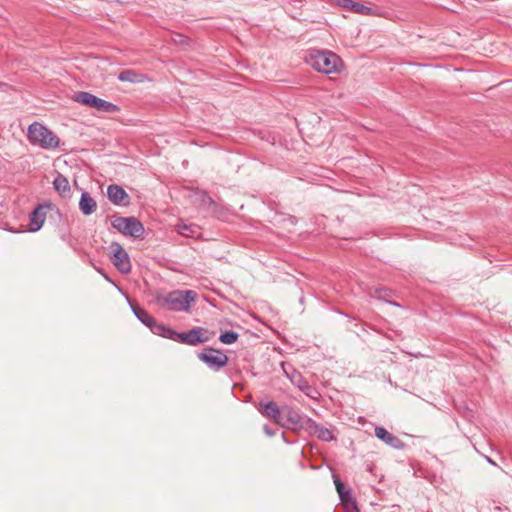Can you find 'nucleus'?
Here are the masks:
<instances>
[{
	"instance_id": "nucleus-28",
	"label": "nucleus",
	"mask_w": 512,
	"mask_h": 512,
	"mask_svg": "<svg viewBox=\"0 0 512 512\" xmlns=\"http://www.w3.org/2000/svg\"><path fill=\"white\" fill-rule=\"evenodd\" d=\"M263 430H264L265 434L269 437L275 435V431L272 428H270L268 425H264Z\"/></svg>"
},
{
	"instance_id": "nucleus-7",
	"label": "nucleus",
	"mask_w": 512,
	"mask_h": 512,
	"mask_svg": "<svg viewBox=\"0 0 512 512\" xmlns=\"http://www.w3.org/2000/svg\"><path fill=\"white\" fill-rule=\"evenodd\" d=\"M111 247L113 249V255L111 256V261H112L113 265L122 274L130 273L132 266H131V262H130L128 253L117 242H113Z\"/></svg>"
},
{
	"instance_id": "nucleus-26",
	"label": "nucleus",
	"mask_w": 512,
	"mask_h": 512,
	"mask_svg": "<svg viewBox=\"0 0 512 512\" xmlns=\"http://www.w3.org/2000/svg\"><path fill=\"white\" fill-rule=\"evenodd\" d=\"M167 326L165 325H162V324H157L155 321H154V324L150 327L151 331L156 334V335H159V336H163L164 334V331H165V328Z\"/></svg>"
},
{
	"instance_id": "nucleus-5",
	"label": "nucleus",
	"mask_w": 512,
	"mask_h": 512,
	"mask_svg": "<svg viewBox=\"0 0 512 512\" xmlns=\"http://www.w3.org/2000/svg\"><path fill=\"white\" fill-rule=\"evenodd\" d=\"M111 225L125 236L140 238L144 234L143 224L135 217H113Z\"/></svg>"
},
{
	"instance_id": "nucleus-24",
	"label": "nucleus",
	"mask_w": 512,
	"mask_h": 512,
	"mask_svg": "<svg viewBox=\"0 0 512 512\" xmlns=\"http://www.w3.org/2000/svg\"><path fill=\"white\" fill-rule=\"evenodd\" d=\"M334 484L336 486V490L338 492L339 498H343V492H348L350 490V489H346L345 485L336 476H334Z\"/></svg>"
},
{
	"instance_id": "nucleus-29",
	"label": "nucleus",
	"mask_w": 512,
	"mask_h": 512,
	"mask_svg": "<svg viewBox=\"0 0 512 512\" xmlns=\"http://www.w3.org/2000/svg\"><path fill=\"white\" fill-rule=\"evenodd\" d=\"M186 230H189V227H188V226H186V225H184V226L181 228V233H182L183 235H186V236H187V235H188V233H186V232H185Z\"/></svg>"
},
{
	"instance_id": "nucleus-4",
	"label": "nucleus",
	"mask_w": 512,
	"mask_h": 512,
	"mask_svg": "<svg viewBox=\"0 0 512 512\" xmlns=\"http://www.w3.org/2000/svg\"><path fill=\"white\" fill-rule=\"evenodd\" d=\"M72 99L77 103H80L89 108H93L99 112L116 113L120 110L117 105L86 91L76 92Z\"/></svg>"
},
{
	"instance_id": "nucleus-8",
	"label": "nucleus",
	"mask_w": 512,
	"mask_h": 512,
	"mask_svg": "<svg viewBox=\"0 0 512 512\" xmlns=\"http://www.w3.org/2000/svg\"><path fill=\"white\" fill-rule=\"evenodd\" d=\"M303 426L306 428L309 433L317 436L322 441H332L334 439L333 433L328 428L322 426L321 424L317 423L313 419L309 417H305V420L303 421Z\"/></svg>"
},
{
	"instance_id": "nucleus-23",
	"label": "nucleus",
	"mask_w": 512,
	"mask_h": 512,
	"mask_svg": "<svg viewBox=\"0 0 512 512\" xmlns=\"http://www.w3.org/2000/svg\"><path fill=\"white\" fill-rule=\"evenodd\" d=\"M334 484L336 486V490L338 492L339 498H343V492H348L350 490V489H346L345 485L336 476H334Z\"/></svg>"
},
{
	"instance_id": "nucleus-13",
	"label": "nucleus",
	"mask_w": 512,
	"mask_h": 512,
	"mask_svg": "<svg viewBox=\"0 0 512 512\" xmlns=\"http://www.w3.org/2000/svg\"><path fill=\"white\" fill-rule=\"evenodd\" d=\"M375 436L392 448L402 449L405 446L402 440H400L397 436H394L393 434L389 433L383 427L375 428Z\"/></svg>"
},
{
	"instance_id": "nucleus-27",
	"label": "nucleus",
	"mask_w": 512,
	"mask_h": 512,
	"mask_svg": "<svg viewBox=\"0 0 512 512\" xmlns=\"http://www.w3.org/2000/svg\"><path fill=\"white\" fill-rule=\"evenodd\" d=\"M177 335H178V332L171 329L170 327H166L162 337L173 340V341H177Z\"/></svg>"
},
{
	"instance_id": "nucleus-10",
	"label": "nucleus",
	"mask_w": 512,
	"mask_h": 512,
	"mask_svg": "<svg viewBox=\"0 0 512 512\" xmlns=\"http://www.w3.org/2000/svg\"><path fill=\"white\" fill-rule=\"evenodd\" d=\"M107 196L114 205L129 204V195L117 184H111L107 187Z\"/></svg>"
},
{
	"instance_id": "nucleus-9",
	"label": "nucleus",
	"mask_w": 512,
	"mask_h": 512,
	"mask_svg": "<svg viewBox=\"0 0 512 512\" xmlns=\"http://www.w3.org/2000/svg\"><path fill=\"white\" fill-rule=\"evenodd\" d=\"M202 334L203 329L201 327H195L187 332L178 333L176 342L195 346L208 340V337H204Z\"/></svg>"
},
{
	"instance_id": "nucleus-18",
	"label": "nucleus",
	"mask_w": 512,
	"mask_h": 512,
	"mask_svg": "<svg viewBox=\"0 0 512 512\" xmlns=\"http://www.w3.org/2000/svg\"><path fill=\"white\" fill-rule=\"evenodd\" d=\"M118 80L121 82L140 83L144 80V75L133 70H123L119 73Z\"/></svg>"
},
{
	"instance_id": "nucleus-11",
	"label": "nucleus",
	"mask_w": 512,
	"mask_h": 512,
	"mask_svg": "<svg viewBox=\"0 0 512 512\" xmlns=\"http://www.w3.org/2000/svg\"><path fill=\"white\" fill-rule=\"evenodd\" d=\"M258 410L263 416L271 418L275 423H281V411L274 401H261Z\"/></svg>"
},
{
	"instance_id": "nucleus-20",
	"label": "nucleus",
	"mask_w": 512,
	"mask_h": 512,
	"mask_svg": "<svg viewBox=\"0 0 512 512\" xmlns=\"http://www.w3.org/2000/svg\"><path fill=\"white\" fill-rule=\"evenodd\" d=\"M340 500L346 510L351 512H358L356 501L353 499L350 490L348 492H343V498H340Z\"/></svg>"
},
{
	"instance_id": "nucleus-6",
	"label": "nucleus",
	"mask_w": 512,
	"mask_h": 512,
	"mask_svg": "<svg viewBox=\"0 0 512 512\" xmlns=\"http://www.w3.org/2000/svg\"><path fill=\"white\" fill-rule=\"evenodd\" d=\"M197 356L213 371H219L228 363V356L225 353L211 347L204 348Z\"/></svg>"
},
{
	"instance_id": "nucleus-3",
	"label": "nucleus",
	"mask_w": 512,
	"mask_h": 512,
	"mask_svg": "<svg viewBox=\"0 0 512 512\" xmlns=\"http://www.w3.org/2000/svg\"><path fill=\"white\" fill-rule=\"evenodd\" d=\"M307 63L316 71L330 74L339 71L342 61L333 52L313 50L306 59Z\"/></svg>"
},
{
	"instance_id": "nucleus-30",
	"label": "nucleus",
	"mask_w": 512,
	"mask_h": 512,
	"mask_svg": "<svg viewBox=\"0 0 512 512\" xmlns=\"http://www.w3.org/2000/svg\"><path fill=\"white\" fill-rule=\"evenodd\" d=\"M486 460H487V462H488V463H490L491 465H494V466H496V465H497V464H496V463H495V462H494L490 457H488V456H486Z\"/></svg>"
},
{
	"instance_id": "nucleus-25",
	"label": "nucleus",
	"mask_w": 512,
	"mask_h": 512,
	"mask_svg": "<svg viewBox=\"0 0 512 512\" xmlns=\"http://www.w3.org/2000/svg\"><path fill=\"white\" fill-rule=\"evenodd\" d=\"M288 420L293 424H301L303 426V421L305 418H302L297 412H290Z\"/></svg>"
},
{
	"instance_id": "nucleus-19",
	"label": "nucleus",
	"mask_w": 512,
	"mask_h": 512,
	"mask_svg": "<svg viewBox=\"0 0 512 512\" xmlns=\"http://www.w3.org/2000/svg\"><path fill=\"white\" fill-rule=\"evenodd\" d=\"M291 382L298 387L301 391H303L306 395H310V391L312 390L311 386L308 382L302 377L301 374L294 372L290 376Z\"/></svg>"
},
{
	"instance_id": "nucleus-22",
	"label": "nucleus",
	"mask_w": 512,
	"mask_h": 512,
	"mask_svg": "<svg viewBox=\"0 0 512 512\" xmlns=\"http://www.w3.org/2000/svg\"><path fill=\"white\" fill-rule=\"evenodd\" d=\"M197 195L202 206H210L213 203L212 198L206 192H198Z\"/></svg>"
},
{
	"instance_id": "nucleus-16",
	"label": "nucleus",
	"mask_w": 512,
	"mask_h": 512,
	"mask_svg": "<svg viewBox=\"0 0 512 512\" xmlns=\"http://www.w3.org/2000/svg\"><path fill=\"white\" fill-rule=\"evenodd\" d=\"M54 189L63 197H65L70 192V184L68 179L58 173L53 181Z\"/></svg>"
},
{
	"instance_id": "nucleus-12",
	"label": "nucleus",
	"mask_w": 512,
	"mask_h": 512,
	"mask_svg": "<svg viewBox=\"0 0 512 512\" xmlns=\"http://www.w3.org/2000/svg\"><path fill=\"white\" fill-rule=\"evenodd\" d=\"M335 2L339 7L351 10L361 15H375L371 7L354 0H335Z\"/></svg>"
},
{
	"instance_id": "nucleus-15",
	"label": "nucleus",
	"mask_w": 512,
	"mask_h": 512,
	"mask_svg": "<svg viewBox=\"0 0 512 512\" xmlns=\"http://www.w3.org/2000/svg\"><path fill=\"white\" fill-rule=\"evenodd\" d=\"M79 209L83 215L89 216L93 214L97 210V203L94 198L86 191L82 192L80 201H79Z\"/></svg>"
},
{
	"instance_id": "nucleus-2",
	"label": "nucleus",
	"mask_w": 512,
	"mask_h": 512,
	"mask_svg": "<svg viewBox=\"0 0 512 512\" xmlns=\"http://www.w3.org/2000/svg\"><path fill=\"white\" fill-rule=\"evenodd\" d=\"M27 139L33 146L45 150H55L60 145L59 137L40 122H33L27 130Z\"/></svg>"
},
{
	"instance_id": "nucleus-1",
	"label": "nucleus",
	"mask_w": 512,
	"mask_h": 512,
	"mask_svg": "<svg viewBox=\"0 0 512 512\" xmlns=\"http://www.w3.org/2000/svg\"><path fill=\"white\" fill-rule=\"evenodd\" d=\"M197 298L198 294L194 290H173L167 294L159 295L156 302L159 306L171 311L189 312Z\"/></svg>"
},
{
	"instance_id": "nucleus-21",
	"label": "nucleus",
	"mask_w": 512,
	"mask_h": 512,
	"mask_svg": "<svg viewBox=\"0 0 512 512\" xmlns=\"http://www.w3.org/2000/svg\"><path fill=\"white\" fill-rule=\"evenodd\" d=\"M238 339V333L235 331H226L225 333H222L219 337V340L223 344H233Z\"/></svg>"
},
{
	"instance_id": "nucleus-14",
	"label": "nucleus",
	"mask_w": 512,
	"mask_h": 512,
	"mask_svg": "<svg viewBox=\"0 0 512 512\" xmlns=\"http://www.w3.org/2000/svg\"><path fill=\"white\" fill-rule=\"evenodd\" d=\"M46 213L42 206L36 207L30 214L29 231L36 232L40 230L45 222Z\"/></svg>"
},
{
	"instance_id": "nucleus-17",
	"label": "nucleus",
	"mask_w": 512,
	"mask_h": 512,
	"mask_svg": "<svg viewBox=\"0 0 512 512\" xmlns=\"http://www.w3.org/2000/svg\"><path fill=\"white\" fill-rule=\"evenodd\" d=\"M131 309L134 313V315L137 317V319L142 322L145 326L151 327L154 324V318L144 309L140 307L133 306L130 303Z\"/></svg>"
}]
</instances>
